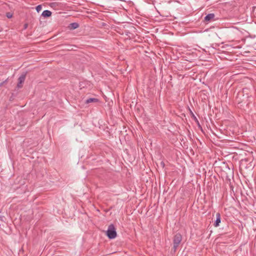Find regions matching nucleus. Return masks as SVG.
I'll use <instances>...</instances> for the list:
<instances>
[{
	"mask_svg": "<svg viewBox=\"0 0 256 256\" xmlns=\"http://www.w3.org/2000/svg\"><path fill=\"white\" fill-rule=\"evenodd\" d=\"M106 235L110 239H113L116 236V232L113 224H110L106 231Z\"/></svg>",
	"mask_w": 256,
	"mask_h": 256,
	"instance_id": "nucleus-1",
	"label": "nucleus"
},
{
	"mask_svg": "<svg viewBox=\"0 0 256 256\" xmlns=\"http://www.w3.org/2000/svg\"><path fill=\"white\" fill-rule=\"evenodd\" d=\"M214 18V14H209L205 16L204 20L206 22H210L213 20Z\"/></svg>",
	"mask_w": 256,
	"mask_h": 256,
	"instance_id": "nucleus-5",
	"label": "nucleus"
},
{
	"mask_svg": "<svg viewBox=\"0 0 256 256\" xmlns=\"http://www.w3.org/2000/svg\"><path fill=\"white\" fill-rule=\"evenodd\" d=\"M220 222V213L218 212L216 214V220H215V222L214 224V226L215 227H218L219 226Z\"/></svg>",
	"mask_w": 256,
	"mask_h": 256,
	"instance_id": "nucleus-4",
	"label": "nucleus"
},
{
	"mask_svg": "<svg viewBox=\"0 0 256 256\" xmlns=\"http://www.w3.org/2000/svg\"><path fill=\"white\" fill-rule=\"evenodd\" d=\"M42 6L40 5H38L36 7V10L38 12H39L42 10Z\"/></svg>",
	"mask_w": 256,
	"mask_h": 256,
	"instance_id": "nucleus-9",
	"label": "nucleus"
},
{
	"mask_svg": "<svg viewBox=\"0 0 256 256\" xmlns=\"http://www.w3.org/2000/svg\"><path fill=\"white\" fill-rule=\"evenodd\" d=\"M182 240V236L180 234H176L174 237L173 242H174V246L173 249L174 251L176 252L177 250L179 244L181 242Z\"/></svg>",
	"mask_w": 256,
	"mask_h": 256,
	"instance_id": "nucleus-2",
	"label": "nucleus"
},
{
	"mask_svg": "<svg viewBox=\"0 0 256 256\" xmlns=\"http://www.w3.org/2000/svg\"><path fill=\"white\" fill-rule=\"evenodd\" d=\"M24 27H25V28H26L27 27V24H25Z\"/></svg>",
	"mask_w": 256,
	"mask_h": 256,
	"instance_id": "nucleus-13",
	"label": "nucleus"
},
{
	"mask_svg": "<svg viewBox=\"0 0 256 256\" xmlns=\"http://www.w3.org/2000/svg\"><path fill=\"white\" fill-rule=\"evenodd\" d=\"M26 79V74H22L18 79V83L17 84V87L18 88H22V84L24 82Z\"/></svg>",
	"mask_w": 256,
	"mask_h": 256,
	"instance_id": "nucleus-3",
	"label": "nucleus"
},
{
	"mask_svg": "<svg viewBox=\"0 0 256 256\" xmlns=\"http://www.w3.org/2000/svg\"><path fill=\"white\" fill-rule=\"evenodd\" d=\"M6 16L7 18H11L12 16V14H10V12L6 13Z\"/></svg>",
	"mask_w": 256,
	"mask_h": 256,
	"instance_id": "nucleus-11",
	"label": "nucleus"
},
{
	"mask_svg": "<svg viewBox=\"0 0 256 256\" xmlns=\"http://www.w3.org/2000/svg\"><path fill=\"white\" fill-rule=\"evenodd\" d=\"M42 15L44 17H49L52 15V12L48 10H45L42 12Z\"/></svg>",
	"mask_w": 256,
	"mask_h": 256,
	"instance_id": "nucleus-6",
	"label": "nucleus"
},
{
	"mask_svg": "<svg viewBox=\"0 0 256 256\" xmlns=\"http://www.w3.org/2000/svg\"><path fill=\"white\" fill-rule=\"evenodd\" d=\"M161 165L164 168V164L163 162H162L161 163H160Z\"/></svg>",
	"mask_w": 256,
	"mask_h": 256,
	"instance_id": "nucleus-12",
	"label": "nucleus"
},
{
	"mask_svg": "<svg viewBox=\"0 0 256 256\" xmlns=\"http://www.w3.org/2000/svg\"><path fill=\"white\" fill-rule=\"evenodd\" d=\"M74 29L78 27V24L76 22H74L70 24Z\"/></svg>",
	"mask_w": 256,
	"mask_h": 256,
	"instance_id": "nucleus-8",
	"label": "nucleus"
},
{
	"mask_svg": "<svg viewBox=\"0 0 256 256\" xmlns=\"http://www.w3.org/2000/svg\"><path fill=\"white\" fill-rule=\"evenodd\" d=\"M98 102V100L96 98H89L86 101V103L89 104L90 102Z\"/></svg>",
	"mask_w": 256,
	"mask_h": 256,
	"instance_id": "nucleus-7",
	"label": "nucleus"
},
{
	"mask_svg": "<svg viewBox=\"0 0 256 256\" xmlns=\"http://www.w3.org/2000/svg\"><path fill=\"white\" fill-rule=\"evenodd\" d=\"M8 82V79L0 83V87L2 86L4 84H6Z\"/></svg>",
	"mask_w": 256,
	"mask_h": 256,
	"instance_id": "nucleus-10",
	"label": "nucleus"
}]
</instances>
